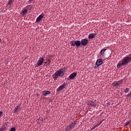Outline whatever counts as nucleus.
I'll return each mask as SVG.
<instances>
[{"label": "nucleus", "mask_w": 131, "mask_h": 131, "mask_svg": "<svg viewBox=\"0 0 131 131\" xmlns=\"http://www.w3.org/2000/svg\"><path fill=\"white\" fill-rule=\"evenodd\" d=\"M129 62H131V57L128 56H126L123 57L121 61H120L117 64V67L120 68V67H123L127 64H128Z\"/></svg>", "instance_id": "1"}, {"label": "nucleus", "mask_w": 131, "mask_h": 131, "mask_svg": "<svg viewBox=\"0 0 131 131\" xmlns=\"http://www.w3.org/2000/svg\"><path fill=\"white\" fill-rule=\"evenodd\" d=\"M66 70V68H62L61 69H59L57 70L53 75L54 79H58V77L59 76L60 77H62V76H64V73H65V71Z\"/></svg>", "instance_id": "2"}, {"label": "nucleus", "mask_w": 131, "mask_h": 131, "mask_svg": "<svg viewBox=\"0 0 131 131\" xmlns=\"http://www.w3.org/2000/svg\"><path fill=\"white\" fill-rule=\"evenodd\" d=\"M76 121H74L73 123L69 124L66 127V131H69L70 129H72V128H74V127L76 125Z\"/></svg>", "instance_id": "3"}, {"label": "nucleus", "mask_w": 131, "mask_h": 131, "mask_svg": "<svg viewBox=\"0 0 131 131\" xmlns=\"http://www.w3.org/2000/svg\"><path fill=\"white\" fill-rule=\"evenodd\" d=\"M87 105L89 106L90 107H96L97 106V102H96V100H92V101H89L87 103Z\"/></svg>", "instance_id": "4"}, {"label": "nucleus", "mask_w": 131, "mask_h": 131, "mask_svg": "<svg viewBox=\"0 0 131 131\" xmlns=\"http://www.w3.org/2000/svg\"><path fill=\"white\" fill-rule=\"evenodd\" d=\"M103 64V59H98L96 63V65L95 66V68L97 69L98 68V66H101Z\"/></svg>", "instance_id": "5"}, {"label": "nucleus", "mask_w": 131, "mask_h": 131, "mask_svg": "<svg viewBox=\"0 0 131 131\" xmlns=\"http://www.w3.org/2000/svg\"><path fill=\"white\" fill-rule=\"evenodd\" d=\"M89 43V40L86 38L82 39L81 40V44L83 47H85V46H87Z\"/></svg>", "instance_id": "6"}, {"label": "nucleus", "mask_w": 131, "mask_h": 131, "mask_svg": "<svg viewBox=\"0 0 131 131\" xmlns=\"http://www.w3.org/2000/svg\"><path fill=\"white\" fill-rule=\"evenodd\" d=\"M45 61V58L43 57H40L38 60V61L37 62V66H41L42 65V63Z\"/></svg>", "instance_id": "7"}, {"label": "nucleus", "mask_w": 131, "mask_h": 131, "mask_svg": "<svg viewBox=\"0 0 131 131\" xmlns=\"http://www.w3.org/2000/svg\"><path fill=\"white\" fill-rule=\"evenodd\" d=\"M66 85H65V83H64L62 85H61L60 86H59L58 87V88L57 89L56 92H60V91H62V90H63V89H64L65 86Z\"/></svg>", "instance_id": "8"}, {"label": "nucleus", "mask_w": 131, "mask_h": 131, "mask_svg": "<svg viewBox=\"0 0 131 131\" xmlns=\"http://www.w3.org/2000/svg\"><path fill=\"white\" fill-rule=\"evenodd\" d=\"M77 75V73L74 72L70 75L69 78L70 79H74V78H75V77H76Z\"/></svg>", "instance_id": "9"}, {"label": "nucleus", "mask_w": 131, "mask_h": 131, "mask_svg": "<svg viewBox=\"0 0 131 131\" xmlns=\"http://www.w3.org/2000/svg\"><path fill=\"white\" fill-rule=\"evenodd\" d=\"M43 18V14L40 15L36 19V22H40L41 19Z\"/></svg>", "instance_id": "10"}, {"label": "nucleus", "mask_w": 131, "mask_h": 131, "mask_svg": "<svg viewBox=\"0 0 131 131\" xmlns=\"http://www.w3.org/2000/svg\"><path fill=\"white\" fill-rule=\"evenodd\" d=\"M28 12V9H25L22 10V14L23 17H25L26 16V13Z\"/></svg>", "instance_id": "11"}, {"label": "nucleus", "mask_w": 131, "mask_h": 131, "mask_svg": "<svg viewBox=\"0 0 131 131\" xmlns=\"http://www.w3.org/2000/svg\"><path fill=\"white\" fill-rule=\"evenodd\" d=\"M42 95H43V96H48V95H50V94H51V92L50 91H42Z\"/></svg>", "instance_id": "12"}, {"label": "nucleus", "mask_w": 131, "mask_h": 131, "mask_svg": "<svg viewBox=\"0 0 131 131\" xmlns=\"http://www.w3.org/2000/svg\"><path fill=\"white\" fill-rule=\"evenodd\" d=\"M120 84H121V82L120 81H118L116 83H113V85L114 86H118L120 85Z\"/></svg>", "instance_id": "13"}, {"label": "nucleus", "mask_w": 131, "mask_h": 131, "mask_svg": "<svg viewBox=\"0 0 131 131\" xmlns=\"http://www.w3.org/2000/svg\"><path fill=\"white\" fill-rule=\"evenodd\" d=\"M88 37L90 39H93V38L95 37V34L94 33L90 34Z\"/></svg>", "instance_id": "14"}, {"label": "nucleus", "mask_w": 131, "mask_h": 131, "mask_svg": "<svg viewBox=\"0 0 131 131\" xmlns=\"http://www.w3.org/2000/svg\"><path fill=\"white\" fill-rule=\"evenodd\" d=\"M107 49H103L101 50L100 53L101 55H102L103 56H105V52H106Z\"/></svg>", "instance_id": "15"}, {"label": "nucleus", "mask_w": 131, "mask_h": 131, "mask_svg": "<svg viewBox=\"0 0 131 131\" xmlns=\"http://www.w3.org/2000/svg\"><path fill=\"white\" fill-rule=\"evenodd\" d=\"M14 0H10L8 3V6H13V4L14 3Z\"/></svg>", "instance_id": "16"}, {"label": "nucleus", "mask_w": 131, "mask_h": 131, "mask_svg": "<svg viewBox=\"0 0 131 131\" xmlns=\"http://www.w3.org/2000/svg\"><path fill=\"white\" fill-rule=\"evenodd\" d=\"M80 45H81V43L80 41H79V40L76 41V46L77 47H80Z\"/></svg>", "instance_id": "17"}, {"label": "nucleus", "mask_w": 131, "mask_h": 131, "mask_svg": "<svg viewBox=\"0 0 131 131\" xmlns=\"http://www.w3.org/2000/svg\"><path fill=\"white\" fill-rule=\"evenodd\" d=\"M0 131H7V127L3 126L0 128Z\"/></svg>", "instance_id": "18"}, {"label": "nucleus", "mask_w": 131, "mask_h": 131, "mask_svg": "<svg viewBox=\"0 0 131 131\" xmlns=\"http://www.w3.org/2000/svg\"><path fill=\"white\" fill-rule=\"evenodd\" d=\"M71 46H72V47H75V46H76V41H71Z\"/></svg>", "instance_id": "19"}, {"label": "nucleus", "mask_w": 131, "mask_h": 131, "mask_svg": "<svg viewBox=\"0 0 131 131\" xmlns=\"http://www.w3.org/2000/svg\"><path fill=\"white\" fill-rule=\"evenodd\" d=\"M130 124V121H127L125 123V125H124V127H125V126H127V125H129Z\"/></svg>", "instance_id": "20"}, {"label": "nucleus", "mask_w": 131, "mask_h": 131, "mask_svg": "<svg viewBox=\"0 0 131 131\" xmlns=\"http://www.w3.org/2000/svg\"><path fill=\"white\" fill-rule=\"evenodd\" d=\"M98 127V125H95L94 126H93L91 128V130H93V129H95V127Z\"/></svg>", "instance_id": "21"}, {"label": "nucleus", "mask_w": 131, "mask_h": 131, "mask_svg": "<svg viewBox=\"0 0 131 131\" xmlns=\"http://www.w3.org/2000/svg\"><path fill=\"white\" fill-rule=\"evenodd\" d=\"M19 108V106H16L14 108V112H17L18 111V108Z\"/></svg>", "instance_id": "22"}, {"label": "nucleus", "mask_w": 131, "mask_h": 131, "mask_svg": "<svg viewBox=\"0 0 131 131\" xmlns=\"http://www.w3.org/2000/svg\"><path fill=\"white\" fill-rule=\"evenodd\" d=\"M28 8L29 10H31V9H32V6L31 5H28Z\"/></svg>", "instance_id": "23"}, {"label": "nucleus", "mask_w": 131, "mask_h": 131, "mask_svg": "<svg viewBox=\"0 0 131 131\" xmlns=\"http://www.w3.org/2000/svg\"><path fill=\"white\" fill-rule=\"evenodd\" d=\"M129 89L128 88H126L125 90V93H128Z\"/></svg>", "instance_id": "24"}, {"label": "nucleus", "mask_w": 131, "mask_h": 131, "mask_svg": "<svg viewBox=\"0 0 131 131\" xmlns=\"http://www.w3.org/2000/svg\"><path fill=\"white\" fill-rule=\"evenodd\" d=\"M10 131H16V129H15L14 127H12L11 128Z\"/></svg>", "instance_id": "25"}, {"label": "nucleus", "mask_w": 131, "mask_h": 131, "mask_svg": "<svg viewBox=\"0 0 131 131\" xmlns=\"http://www.w3.org/2000/svg\"><path fill=\"white\" fill-rule=\"evenodd\" d=\"M110 105H111V102H108V103H107V107L110 106Z\"/></svg>", "instance_id": "26"}, {"label": "nucleus", "mask_w": 131, "mask_h": 131, "mask_svg": "<svg viewBox=\"0 0 131 131\" xmlns=\"http://www.w3.org/2000/svg\"><path fill=\"white\" fill-rule=\"evenodd\" d=\"M101 123H102L101 121L98 124H96V125H98V126H99V125H100L101 124Z\"/></svg>", "instance_id": "27"}, {"label": "nucleus", "mask_w": 131, "mask_h": 131, "mask_svg": "<svg viewBox=\"0 0 131 131\" xmlns=\"http://www.w3.org/2000/svg\"><path fill=\"white\" fill-rule=\"evenodd\" d=\"M3 115V112H0V116Z\"/></svg>", "instance_id": "28"}, {"label": "nucleus", "mask_w": 131, "mask_h": 131, "mask_svg": "<svg viewBox=\"0 0 131 131\" xmlns=\"http://www.w3.org/2000/svg\"><path fill=\"white\" fill-rule=\"evenodd\" d=\"M130 56H131V54L130 55Z\"/></svg>", "instance_id": "29"}]
</instances>
